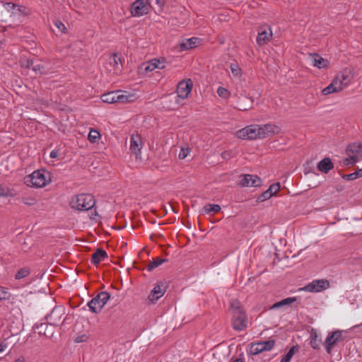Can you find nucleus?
<instances>
[{
  "label": "nucleus",
  "mask_w": 362,
  "mask_h": 362,
  "mask_svg": "<svg viewBox=\"0 0 362 362\" xmlns=\"http://www.w3.org/2000/svg\"><path fill=\"white\" fill-rule=\"evenodd\" d=\"M280 128L274 124H267L264 125H249L236 132L238 138L241 139H263L278 134Z\"/></svg>",
  "instance_id": "f257e3e1"
},
{
  "label": "nucleus",
  "mask_w": 362,
  "mask_h": 362,
  "mask_svg": "<svg viewBox=\"0 0 362 362\" xmlns=\"http://www.w3.org/2000/svg\"><path fill=\"white\" fill-rule=\"evenodd\" d=\"M52 173L45 170L40 169L33 171L24 177L25 184L31 187L42 188L52 182Z\"/></svg>",
  "instance_id": "f03ea898"
},
{
  "label": "nucleus",
  "mask_w": 362,
  "mask_h": 362,
  "mask_svg": "<svg viewBox=\"0 0 362 362\" xmlns=\"http://www.w3.org/2000/svg\"><path fill=\"white\" fill-rule=\"evenodd\" d=\"M230 312L232 315L233 328L236 331H243L247 327V318L244 309L237 300H231Z\"/></svg>",
  "instance_id": "7ed1b4c3"
},
{
  "label": "nucleus",
  "mask_w": 362,
  "mask_h": 362,
  "mask_svg": "<svg viewBox=\"0 0 362 362\" xmlns=\"http://www.w3.org/2000/svg\"><path fill=\"white\" fill-rule=\"evenodd\" d=\"M70 204L73 209L76 210L87 211L95 205V200L90 194H80L73 197Z\"/></svg>",
  "instance_id": "20e7f679"
},
{
  "label": "nucleus",
  "mask_w": 362,
  "mask_h": 362,
  "mask_svg": "<svg viewBox=\"0 0 362 362\" xmlns=\"http://www.w3.org/2000/svg\"><path fill=\"white\" fill-rule=\"evenodd\" d=\"M348 157L344 160V165H349L362 159V141L350 144L346 150Z\"/></svg>",
  "instance_id": "39448f33"
},
{
  "label": "nucleus",
  "mask_w": 362,
  "mask_h": 362,
  "mask_svg": "<svg viewBox=\"0 0 362 362\" xmlns=\"http://www.w3.org/2000/svg\"><path fill=\"white\" fill-rule=\"evenodd\" d=\"M110 298V295L109 293L106 291L100 292L96 297L88 302V305L90 310L94 313H98L107 303Z\"/></svg>",
  "instance_id": "423d86ee"
},
{
  "label": "nucleus",
  "mask_w": 362,
  "mask_h": 362,
  "mask_svg": "<svg viewBox=\"0 0 362 362\" xmlns=\"http://www.w3.org/2000/svg\"><path fill=\"white\" fill-rule=\"evenodd\" d=\"M150 8L149 0H136L132 5L131 13L134 17H140L147 14Z\"/></svg>",
  "instance_id": "0eeeda50"
},
{
  "label": "nucleus",
  "mask_w": 362,
  "mask_h": 362,
  "mask_svg": "<svg viewBox=\"0 0 362 362\" xmlns=\"http://www.w3.org/2000/svg\"><path fill=\"white\" fill-rule=\"evenodd\" d=\"M329 287V282L325 279H315L308 284L300 291L310 293H318L327 289Z\"/></svg>",
  "instance_id": "6e6552de"
},
{
  "label": "nucleus",
  "mask_w": 362,
  "mask_h": 362,
  "mask_svg": "<svg viewBox=\"0 0 362 362\" xmlns=\"http://www.w3.org/2000/svg\"><path fill=\"white\" fill-rule=\"evenodd\" d=\"M334 81L341 91L353 83L354 74L350 71L344 70L339 73L334 78Z\"/></svg>",
  "instance_id": "1a4fd4ad"
},
{
  "label": "nucleus",
  "mask_w": 362,
  "mask_h": 362,
  "mask_svg": "<svg viewBox=\"0 0 362 362\" xmlns=\"http://www.w3.org/2000/svg\"><path fill=\"white\" fill-rule=\"evenodd\" d=\"M4 9L10 13V17L13 18V21L21 22L24 18L25 8L20 6L12 3H6L4 5Z\"/></svg>",
  "instance_id": "9d476101"
},
{
  "label": "nucleus",
  "mask_w": 362,
  "mask_h": 362,
  "mask_svg": "<svg viewBox=\"0 0 362 362\" xmlns=\"http://www.w3.org/2000/svg\"><path fill=\"white\" fill-rule=\"evenodd\" d=\"M239 185L244 187H257L262 185V180L257 175L246 174L241 175Z\"/></svg>",
  "instance_id": "9b49d317"
},
{
  "label": "nucleus",
  "mask_w": 362,
  "mask_h": 362,
  "mask_svg": "<svg viewBox=\"0 0 362 362\" xmlns=\"http://www.w3.org/2000/svg\"><path fill=\"white\" fill-rule=\"evenodd\" d=\"M192 81L189 78L179 82L176 91L177 97L181 99L187 98L192 91Z\"/></svg>",
  "instance_id": "f8f14e48"
},
{
  "label": "nucleus",
  "mask_w": 362,
  "mask_h": 362,
  "mask_svg": "<svg viewBox=\"0 0 362 362\" xmlns=\"http://www.w3.org/2000/svg\"><path fill=\"white\" fill-rule=\"evenodd\" d=\"M115 103H127L135 100L136 94L122 90H115Z\"/></svg>",
  "instance_id": "ddd939ff"
},
{
  "label": "nucleus",
  "mask_w": 362,
  "mask_h": 362,
  "mask_svg": "<svg viewBox=\"0 0 362 362\" xmlns=\"http://www.w3.org/2000/svg\"><path fill=\"white\" fill-rule=\"evenodd\" d=\"M274 346V340L264 341L255 343L251 346V352L254 355H257L265 351H270Z\"/></svg>",
  "instance_id": "4468645a"
},
{
  "label": "nucleus",
  "mask_w": 362,
  "mask_h": 362,
  "mask_svg": "<svg viewBox=\"0 0 362 362\" xmlns=\"http://www.w3.org/2000/svg\"><path fill=\"white\" fill-rule=\"evenodd\" d=\"M342 332L341 331H335L328 335L325 341L326 351L330 354L334 344L342 340Z\"/></svg>",
  "instance_id": "2eb2a0df"
},
{
  "label": "nucleus",
  "mask_w": 362,
  "mask_h": 362,
  "mask_svg": "<svg viewBox=\"0 0 362 362\" xmlns=\"http://www.w3.org/2000/svg\"><path fill=\"white\" fill-rule=\"evenodd\" d=\"M143 146L142 139L139 134H132L130 137L129 149L136 157L141 155V149Z\"/></svg>",
  "instance_id": "dca6fc26"
},
{
  "label": "nucleus",
  "mask_w": 362,
  "mask_h": 362,
  "mask_svg": "<svg viewBox=\"0 0 362 362\" xmlns=\"http://www.w3.org/2000/svg\"><path fill=\"white\" fill-rule=\"evenodd\" d=\"M201 40L198 37H190L183 40L180 42V51H185L189 49L194 48L200 44Z\"/></svg>",
  "instance_id": "f3484780"
},
{
  "label": "nucleus",
  "mask_w": 362,
  "mask_h": 362,
  "mask_svg": "<svg viewBox=\"0 0 362 362\" xmlns=\"http://www.w3.org/2000/svg\"><path fill=\"white\" fill-rule=\"evenodd\" d=\"M165 62L159 60L158 59H153L146 64H144V69L146 72H149L155 70L156 69H163L165 68Z\"/></svg>",
  "instance_id": "a211bd4d"
},
{
  "label": "nucleus",
  "mask_w": 362,
  "mask_h": 362,
  "mask_svg": "<svg viewBox=\"0 0 362 362\" xmlns=\"http://www.w3.org/2000/svg\"><path fill=\"white\" fill-rule=\"evenodd\" d=\"M309 58L311 62V64L313 66H315L317 69H324L327 67V61L322 57L320 54L316 53L310 54Z\"/></svg>",
  "instance_id": "6ab92c4d"
},
{
  "label": "nucleus",
  "mask_w": 362,
  "mask_h": 362,
  "mask_svg": "<svg viewBox=\"0 0 362 362\" xmlns=\"http://www.w3.org/2000/svg\"><path fill=\"white\" fill-rule=\"evenodd\" d=\"M62 316V309L60 308H55L47 317V320L49 321V324L53 327V325H57L59 323Z\"/></svg>",
  "instance_id": "aec40b11"
},
{
  "label": "nucleus",
  "mask_w": 362,
  "mask_h": 362,
  "mask_svg": "<svg viewBox=\"0 0 362 362\" xmlns=\"http://www.w3.org/2000/svg\"><path fill=\"white\" fill-rule=\"evenodd\" d=\"M33 329H35V332H37L39 334H45L47 337L52 336L53 333V327L50 324H36L33 327Z\"/></svg>",
  "instance_id": "412c9836"
},
{
  "label": "nucleus",
  "mask_w": 362,
  "mask_h": 362,
  "mask_svg": "<svg viewBox=\"0 0 362 362\" xmlns=\"http://www.w3.org/2000/svg\"><path fill=\"white\" fill-rule=\"evenodd\" d=\"M334 168L333 163L329 158H325L318 163L317 168L320 171L327 173Z\"/></svg>",
  "instance_id": "4be33fe9"
},
{
  "label": "nucleus",
  "mask_w": 362,
  "mask_h": 362,
  "mask_svg": "<svg viewBox=\"0 0 362 362\" xmlns=\"http://www.w3.org/2000/svg\"><path fill=\"white\" fill-rule=\"evenodd\" d=\"M165 293V289H163L160 285H156L151 291L148 296V300L150 301H156L161 298Z\"/></svg>",
  "instance_id": "5701e85b"
},
{
  "label": "nucleus",
  "mask_w": 362,
  "mask_h": 362,
  "mask_svg": "<svg viewBox=\"0 0 362 362\" xmlns=\"http://www.w3.org/2000/svg\"><path fill=\"white\" fill-rule=\"evenodd\" d=\"M272 33L271 29L269 28V31L267 30H261L258 33L257 37V42L259 45H264L267 43L272 37Z\"/></svg>",
  "instance_id": "b1692460"
},
{
  "label": "nucleus",
  "mask_w": 362,
  "mask_h": 362,
  "mask_svg": "<svg viewBox=\"0 0 362 362\" xmlns=\"http://www.w3.org/2000/svg\"><path fill=\"white\" fill-rule=\"evenodd\" d=\"M296 301V297H288L286 298H284L279 302L275 303L272 307L270 308L271 310H276L280 308H282L284 306L290 305Z\"/></svg>",
  "instance_id": "393cba45"
},
{
  "label": "nucleus",
  "mask_w": 362,
  "mask_h": 362,
  "mask_svg": "<svg viewBox=\"0 0 362 362\" xmlns=\"http://www.w3.org/2000/svg\"><path fill=\"white\" fill-rule=\"evenodd\" d=\"M252 100L250 98L242 97L239 98L238 105L240 110H246L252 106Z\"/></svg>",
  "instance_id": "a878e982"
},
{
  "label": "nucleus",
  "mask_w": 362,
  "mask_h": 362,
  "mask_svg": "<svg viewBox=\"0 0 362 362\" xmlns=\"http://www.w3.org/2000/svg\"><path fill=\"white\" fill-rule=\"evenodd\" d=\"M107 257L106 252L104 250H98L92 255L91 262L94 264H98L101 261L105 259Z\"/></svg>",
  "instance_id": "bb28decb"
},
{
  "label": "nucleus",
  "mask_w": 362,
  "mask_h": 362,
  "mask_svg": "<svg viewBox=\"0 0 362 362\" xmlns=\"http://www.w3.org/2000/svg\"><path fill=\"white\" fill-rule=\"evenodd\" d=\"M339 91L340 90L339 87H337V86L336 85V82H334L333 79L332 83L329 86L322 89V93L325 95H327Z\"/></svg>",
  "instance_id": "cd10ccee"
},
{
  "label": "nucleus",
  "mask_w": 362,
  "mask_h": 362,
  "mask_svg": "<svg viewBox=\"0 0 362 362\" xmlns=\"http://www.w3.org/2000/svg\"><path fill=\"white\" fill-rule=\"evenodd\" d=\"M310 345L314 349H319L318 335L316 331H313L310 334Z\"/></svg>",
  "instance_id": "c85d7f7f"
},
{
  "label": "nucleus",
  "mask_w": 362,
  "mask_h": 362,
  "mask_svg": "<svg viewBox=\"0 0 362 362\" xmlns=\"http://www.w3.org/2000/svg\"><path fill=\"white\" fill-rule=\"evenodd\" d=\"M221 210V206L218 204H207L204 206V211L206 214H216Z\"/></svg>",
  "instance_id": "c756f323"
},
{
  "label": "nucleus",
  "mask_w": 362,
  "mask_h": 362,
  "mask_svg": "<svg viewBox=\"0 0 362 362\" xmlns=\"http://www.w3.org/2000/svg\"><path fill=\"white\" fill-rule=\"evenodd\" d=\"M100 136L99 132L96 129H90L88 134V140L91 143H95L98 141Z\"/></svg>",
  "instance_id": "7c9ffc66"
},
{
  "label": "nucleus",
  "mask_w": 362,
  "mask_h": 362,
  "mask_svg": "<svg viewBox=\"0 0 362 362\" xmlns=\"http://www.w3.org/2000/svg\"><path fill=\"white\" fill-rule=\"evenodd\" d=\"M166 261V259H160V258H158L156 259H153L148 265V271H151L156 267H158V266L161 265L163 262H165Z\"/></svg>",
  "instance_id": "2f4dec72"
},
{
  "label": "nucleus",
  "mask_w": 362,
  "mask_h": 362,
  "mask_svg": "<svg viewBox=\"0 0 362 362\" xmlns=\"http://www.w3.org/2000/svg\"><path fill=\"white\" fill-rule=\"evenodd\" d=\"M296 346L291 347L289 351L286 353L285 356L281 358V362H290L291 358L295 354V351L296 349Z\"/></svg>",
  "instance_id": "473e14b6"
},
{
  "label": "nucleus",
  "mask_w": 362,
  "mask_h": 362,
  "mask_svg": "<svg viewBox=\"0 0 362 362\" xmlns=\"http://www.w3.org/2000/svg\"><path fill=\"white\" fill-rule=\"evenodd\" d=\"M30 274V269L28 268H22L16 273L15 278L16 279H21L26 277Z\"/></svg>",
  "instance_id": "72a5a7b5"
},
{
  "label": "nucleus",
  "mask_w": 362,
  "mask_h": 362,
  "mask_svg": "<svg viewBox=\"0 0 362 362\" xmlns=\"http://www.w3.org/2000/svg\"><path fill=\"white\" fill-rule=\"evenodd\" d=\"M101 100L103 103H113V92H109L107 93H105L101 96Z\"/></svg>",
  "instance_id": "f704fd0d"
},
{
  "label": "nucleus",
  "mask_w": 362,
  "mask_h": 362,
  "mask_svg": "<svg viewBox=\"0 0 362 362\" xmlns=\"http://www.w3.org/2000/svg\"><path fill=\"white\" fill-rule=\"evenodd\" d=\"M230 67L231 72L234 76H239L241 75V69L239 67L238 64L232 63L230 64Z\"/></svg>",
  "instance_id": "c9c22d12"
},
{
  "label": "nucleus",
  "mask_w": 362,
  "mask_h": 362,
  "mask_svg": "<svg viewBox=\"0 0 362 362\" xmlns=\"http://www.w3.org/2000/svg\"><path fill=\"white\" fill-rule=\"evenodd\" d=\"M217 93L220 97L223 98H227L230 95L229 91L223 87H219L217 90Z\"/></svg>",
  "instance_id": "e433bc0d"
},
{
  "label": "nucleus",
  "mask_w": 362,
  "mask_h": 362,
  "mask_svg": "<svg viewBox=\"0 0 362 362\" xmlns=\"http://www.w3.org/2000/svg\"><path fill=\"white\" fill-rule=\"evenodd\" d=\"M280 189L279 183H274L272 184L269 188L267 189L272 195H274Z\"/></svg>",
  "instance_id": "4c0bfd02"
},
{
  "label": "nucleus",
  "mask_w": 362,
  "mask_h": 362,
  "mask_svg": "<svg viewBox=\"0 0 362 362\" xmlns=\"http://www.w3.org/2000/svg\"><path fill=\"white\" fill-rule=\"evenodd\" d=\"M272 197V194L268 190H266L264 192H263L261 196L258 198V200L259 202H264L267 199H269Z\"/></svg>",
  "instance_id": "58836bf2"
},
{
  "label": "nucleus",
  "mask_w": 362,
  "mask_h": 362,
  "mask_svg": "<svg viewBox=\"0 0 362 362\" xmlns=\"http://www.w3.org/2000/svg\"><path fill=\"white\" fill-rule=\"evenodd\" d=\"M9 189L5 186L0 185V197L9 196Z\"/></svg>",
  "instance_id": "ea45409f"
},
{
  "label": "nucleus",
  "mask_w": 362,
  "mask_h": 362,
  "mask_svg": "<svg viewBox=\"0 0 362 362\" xmlns=\"http://www.w3.org/2000/svg\"><path fill=\"white\" fill-rule=\"evenodd\" d=\"M359 177L358 171L354 172L353 173H350L349 175H346L343 177L344 179L348 180H354Z\"/></svg>",
  "instance_id": "a19ab883"
},
{
  "label": "nucleus",
  "mask_w": 362,
  "mask_h": 362,
  "mask_svg": "<svg viewBox=\"0 0 362 362\" xmlns=\"http://www.w3.org/2000/svg\"><path fill=\"white\" fill-rule=\"evenodd\" d=\"M189 153V151L188 148H182L179 153V158L180 159H184L188 156Z\"/></svg>",
  "instance_id": "79ce46f5"
},
{
  "label": "nucleus",
  "mask_w": 362,
  "mask_h": 362,
  "mask_svg": "<svg viewBox=\"0 0 362 362\" xmlns=\"http://www.w3.org/2000/svg\"><path fill=\"white\" fill-rule=\"evenodd\" d=\"M54 25L61 32H64V30L66 29L65 25L61 21H56L54 23Z\"/></svg>",
  "instance_id": "37998d69"
},
{
  "label": "nucleus",
  "mask_w": 362,
  "mask_h": 362,
  "mask_svg": "<svg viewBox=\"0 0 362 362\" xmlns=\"http://www.w3.org/2000/svg\"><path fill=\"white\" fill-rule=\"evenodd\" d=\"M42 67L40 64H36V65H34V66H33V70L35 73L42 74V73H43V71H42Z\"/></svg>",
  "instance_id": "c03bdc74"
},
{
  "label": "nucleus",
  "mask_w": 362,
  "mask_h": 362,
  "mask_svg": "<svg viewBox=\"0 0 362 362\" xmlns=\"http://www.w3.org/2000/svg\"><path fill=\"white\" fill-rule=\"evenodd\" d=\"M49 156L52 158H56L59 156V152L57 150H53L50 152Z\"/></svg>",
  "instance_id": "a18cd8bd"
},
{
  "label": "nucleus",
  "mask_w": 362,
  "mask_h": 362,
  "mask_svg": "<svg viewBox=\"0 0 362 362\" xmlns=\"http://www.w3.org/2000/svg\"><path fill=\"white\" fill-rule=\"evenodd\" d=\"M86 337L85 336H81V337H78L76 339V342H81V341H83L84 339L83 338H85Z\"/></svg>",
  "instance_id": "49530a36"
},
{
  "label": "nucleus",
  "mask_w": 362,
  "mask_h": 362,
  "mask_svg": "<svg viewBox=\"0 0 362 362\" xmlns=\"http://www.w3.org/2000/svg\"><path fill=\"white\" fill-rule=\"evenodd\" d=\"M6 348V345L2 343H0V353L3 352Z\"/></svg>",
  "instance_id": "de8ad7c7"
},
{
  "label": "nucleus",
  "mask_w": 362,
  "mask_h": 362,
  "mask_svg": "<svg viewBox=\"0 0 362 362\" xmlns=\"http://www.w3.org/2000/svg\"><path fill=\"white\" fill-rule=\"evenodd\" d=\"M14 362H25V359L23 357L17 358Z\"/></svg>",
  "instance_id": "09e8293b"
},
{
  "label": "nucleus",
  "mask_w": 362,
  "mask_h": 362,
  "mask_svg": "<svg viewBox=\"0 0 362 362\" xmlns=\"http://www.w3.org/2000/svg\"><path fill=\"white\" fill-rule=\"evenodd\" d=\"M360 327H362V323H361V324H359V325H357L354 326V327H352V329H353L354 330H356V329L360 328Z\"/></svg>",
  "instance_id": "8fccbe9b"
},
{
  "label": "nucleus",
  "mask_w": 362,
  "mask_h": 362,
  "mask_svg": "<svg viewBox=\"0 0 362 362\" xmlns=\"http://www.w3.org/2000/svg\"><path fill=\"white\" fill-rule=\"evenodd\" d=\"M231 362H244V361L241 358H236Z\"/></svg>",
  "instance_id": "3c124183"
},
{
  "label": "nucleus",
  "mask_w": 362,
  "mask_h": 362,
  "mask_svg": "<svg viewBox=\"0 0 362 362\" xmlns=\"http://www.w3.org/2000/svg\"><path fill=\"white\" fill-rule=\"evenodd\" d=\"M359 177H362V168L358 170Z\"/></svg>",
  "instance_id": "603ef678"
},
{
  "label": "nucleus",
  "mask_w": 362,
  "mask_h": 362,
  "mask_svg": "<svg viewBox=\"0 0 362 362\" xmlns=\"http://www.w3.org/2000/svg\"><path fill=\"white\" fill-rule=\"evenodd\" d=\"M114 57H115V63H116V54H115L114 55Z\"/></svg>",
  "instance_id": "864d4df0"
},
{
  "label": "nucleus",
  "mask_w": 362,
  "mask_h": 362,
  "mask_svg": "<svg viewBox=\"0 0 362 362\" xmlns=\"http://www.w3.org/2000/svg\"><path fill=\"white\" fill-rule=\"evenodd\" d=\"M160 0H156V2L158 4L160 3Z\"/></svg>",
  "instance_id": "5fc2aeb1"
},
{
  "label": "nucleus",
  "mask_w": 362,
  "mask_h": 362,
  "mask_svg": "<svg viewBox=\"0 0 362 362\" xmlns=\"http://www.w3.org/2000/svg\"><path fill=\"white\" fill-rule=\"evenodd\" d=\"M28 66L29 67L30 66V62H28Z\"/></svg>",
  "instance_id": "6e6d98bb"
},
{
  "label": "nucleus",
  "mask_w": 362,
  "mask_h": 362,
  "mask_svg": "<svg viewBox=\"0 0 362 362\" xmlns=\"http://www.w3.org/2000/svg\"><path fill=\"white\" fill-rule=\"evenodd\" d=\"M118 229L116 226H115L114 230Z\"/></svg>",
  "instance_id": "4d7b16f0"
},
{
  "label": "nucleus",
  "mask_w": 362,
  "mask_h": 362,
  "mask_svg": "<svg viewBox=\"0 0 362 362\" xmlns=\"http://www.w3.org/2000/svg\"><path fill=\"white\" fill-rule=\"evenodd\" d=\"M1 299V298L0 297V300Z\"/></svg>",
  "instance_id": "13d9d810"
}]
</instances>
